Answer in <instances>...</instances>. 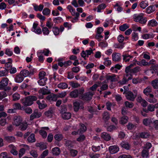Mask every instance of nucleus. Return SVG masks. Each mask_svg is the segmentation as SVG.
Returning <instances> with one entry per match:
<instances>
[{
	"label": "nucleus",
	"mask_w": 158,
	"mask_h": 158,
	"mask_svg": "<svg viewBox=\"0 0 158 158\" xmlns=\"http://www.w3.org/2000/svg\"><path fill=\"white\" fill-rule=\"evenodd\" d=\"M37 99L36 97L34 96H30L27 97L21 100V102L24 106H30L33 103V101Z\"/></svg>",
	"instance_id": "1"
},
{
	"label": "nucleus",
	"mask_w": 158,
	"mask_h": 158,
	"mask_svg": "<svg viewBox=\"0 0 158 158\" xmlns=\"http://www.w3.org/2000/svg\"><path fill=\"white\" fill-rule=\"evenodd\" d=\"M143 14H140L134 18V21L139 22L142 24H145L147 21V19L146 17H143Z\"/></svg>",
	"instance_id": "2"
},
{
	"label": "nucleus",
	"mask_w": 158,
	"mask_h": 158,
	"mask_svg": "<svg viewBox=\"0 0 158 158\" xmlns=\"http://www.w3.org/2000/svg\"><path fill=\"white\" fill-rule=\"evenodd\" d=\"M94 94L93 92H89L85 93L82 97V99L86 101H90Z\"/></svg>",
	"instance_id": "3"
},
{
	"label": "nucleus",
	"mask_w": 158,
	"mask_h": 158,
	"mask_svg": "<svg viewBox=\"0 0 158 158\" xmlns=\"http://www.w3.org/2000/svg\"><path fill=\"white\" fill-rule=\"evenodd\" d=\"M13 125L16 126L20 125L22 121V118L20 116H15L13 118Z\"/></svg>",
	"instance_id": "4"
},
{
	"label": "nucleus",
	"mask_w": 158,
	"mask_h": 158,
	"mask_svg": "<svg viewBox=\"0 0 158 158\" xmlns=\"http://www.w3.org/2000/svg\"><path fill=\"white\" fill-rule=\"evenodd\" d=\"M42 115V114L41 112H39L37 109L35 110L33 113L30 115V120H32L34 118H39Z\"/></svg>",
	"instance_id": "5"
},
{
	"label": "nucleus",
	"mask_w": 158,
	"mask_h": 158,
	"mask_svg": "<svg viewBox=\"0 0 158 158\" xmlns=\"http://www.w3.org/2000/svg\"><path fill=\"white\" fill-rule=\"evenodd\" d=\"M8 79L7 78H4L0 81V90L4 89L8 85Z\"/></svg>",
	"instance_id": "6"
},
{
	"label": "nucleus",
	"mask_w": 158,
	"mask_h": 158,
	"mask_svg": "<svg viewBox=\"0 0 158 158\" xmlns=\"http://www.w3.org/2000/svg\"><path fill=\"white\" fill-rule=\"evenodd\" d=\"M106 78L107 80H110L111 82H116L118 81L119 77L118 75L113 74L111 75L107 76Z\"/></svg>",
	"instance_id": "7"
},
{
	"label": "nucleus",
	"mask_w": 158,
	"mask_h": 158,
	"mask_svg": "<svg viewBox=\"0 0 158 158\" xmlns=\"http://www.w3.org/2000/svg\"><path fill=\"white\" fill-rule=\"evenodd\" d=\"M110 118V115L107 112H104L102 115V119L105 122V124L104 125L105 127H106L108 124V120Z\"/></svg>",
	"instance_id": "8"
},
{
	"label": "nucleus",
	"mask_w": 158,
	"mask_h": 158,
	"mask_svg": "<svg viewBox=\"0 0 158 158\" xmlns=\"http://www.w3.org/2000/svg\"><path fill=\"white\" fill-rule=\"evenodd\" d=\"M119 150V148L117 145L111 146L109 148V151L112 154L116 153Z\"/></svg>",
	"instance_id": "9"
},
{
	"label": "nucleus",
	"mask_w": 158,
	"mask_h": 158,
	"mask_svg": "<svg viewBox=\"0 0 158 158\" xmlns=\"http://www.w3.org/2000/svg\"><path fill=\"white\" fill-rule=\"evenodd\" d=\"M125 96L127 99L131 101H134L135 98V95H134V94L131 91H128L126 93Z\"/></svg>",
	"instance_id": "10"
},
{
	"label": "nucleus",
	"mask_w": 158,
	"mask_h": 158,
	"mask_svg": "<svg viewBox=\"0 0 158 158\" xmlns=\"http://www.w3.org/2000/svg\"><path fill=\"white\" fill-rule=\"evenodd\" d=\"M23 77L19 73L17 74L14 78L15 81L17 83H20L24 80Z\"/></svg>",
	"instance_id": "11"
},
{
	"label": "nucleus",
	"mask_w": 158,
	"mask_h": 158,
	"mask_svg": "<svg viewBox=\"0 0 158 158\" xmlns=\"http://www.w3.org/2000/svg\"><path fill=\"white\" fill-rule=\"evenodd\" d=\"M147 96L146 100L149 102L151 103H155L157 102V99L154 97L153 94H150Z\"/></svg>",
	"instance_id": "12"
},
{
	"label": "nucleus",
	"mask_w": 158,
	"mask_h": 158,
	"mask_svg": "<svg viewBox=\"0 0 158 158\" xmlns=\"http://www.w3.org/2000/svg\"><path fill=\"white\" fill-rule=\"evenodd\" d=\"M101 137L102 139L106 141H108L111 139V136L110 134L106 132H104L101 134Z\"/></svg>",
	"instance_id": "13"
},
{
	"label": "nucleus",
	"mask_w": 158,
	"mask_h": 158,
	"mask_svg": "<svg viewBox=\"0 0 158 158\" xmlns=\"http://www.w3.org/2000/svg\"><path fill=\"white\" fill-rule=\"evenodd\" d=\"M45 101L42 100L41 101L38 100L36 103L38 105L39 108L40 109H43L46 107L47 105L45 103Z\"/></svg>",
	"instance_id": "14"
},
{
	"label": "nucleus",
	"mask_w": 158,
	"mask_h": 158,
	"mask_svg": "<svg viewBox=\"0 0 158 158\" xmlns=\"http://www.w3.org/2000/svg\"><path fill=\"white\" fill-rule=\"evenodd\" d=\"M120 145L122 148L127 150L131 148V145L127 142L125 141H123L120 143Z\"/></svg>",
	"instance_id": "15"
},
{
	"label": "nucleus",
	"mask_w": 158,
	"mask_h": 158,
	"mask_svg": "<svg viewBox=\"0 0 158 158\" xmlns=\"http://www.w3.org/2000/svg\"><path fill=\"white\" fill-rule=\"evenodd\" d=\"M65 145L69 150L73 148L74 146V142L70 140H66L65 142Z\"/></svg>",
	"instance_id": "16"
},
{
	"label": "nucleus",
	"mask_w": 158,
	"mask_h": 158,
	"mask_svg": "<svg viewBox=\"0 0 158 158\" xmlns=\"http://www.w3.org/2000/svg\"><path fill=\"white\" fill-rule=\"evenodd\" d=\"M112 60L114 61H118L121 60L120 56L119 54L113 53L112 55Z\"/></svg>",
	"instance_id": "17"
},
{
	"label": "nucleus",
	"mask_w": 158,
	"mask_h": 158,
	"mask_svg": "<svg viewBox=\"0 0 158 158\" xmlns=\"http://www.w3.org/2000/svg\"><path fill=\"white\" fill-rule=\"evenodd\" d=\"M79 94L78 89H76L71 92L69 95L72 98H76L78 97Z\"/></svg>",
	"instance_id": "18"
},
{
	"label": "nucleus",
	"mask_w": 158,
	"mask_h": 158,
	"mask_svg": "<svg viewBox=\"0 0 158 158\" xmlns=\"http://www.w3.org/2000/svg\"><path fill=\"white\" fill-rule=\"evenodd\" d=\"M4 140L8 143H12L15 142V138L13 136H6L4 138Z\"/></svg>",
	"instance_id": "19"
},
{
	"label": "nucleus",
	"mask_w": 158,
	"mask_h": 158,
	"mask_svg": "<svg viewBox=\"0 0 158 158\" xmlns=\"http://www.w3.org/2000/svg\"><path fill=\"white\" fill-rule=\"evenodd\" d=\"M61 116L64 119H69L71 117V114L69 112H66L61 114Z\"/></svg>",
	"instance_id": "20"
},
{
	"label": "nucleus",
	"mask_w": 158,
	"mask_h": 158,
	"mask_svg": "<svg viewBox=\"0 0 158 158\" xmlns=\"http://www.w3.org/2000/svg\"><path fill=\"white\" fill-rule=\"evenodd\" d=\"M60 152V148L57 147H56L52 148V153L53 155L55 156L58 155Z\"/></svg>",
	"instance_id": "21"
},
{
	"label": "nucleus",
	"mask_w": 158,
	"mask_h": 158,
	"mask_svg": "<svg viewBox=\"0 0 158 158\" xmlns=\"http://www.w3.org/2000/svg\"><path fill=\"white\" fill-rule=\"evenodd\" d=\"M48 80V78L47 77L42 78L40 79L38 81L39 85L41 86H43L46 85V81Z\"/></svg>",
	"instance_id": "22"
},
{
	"label": "nucleus",
	"mask_w": 158,
	"mask_h": 158,
	"mask_svg": "<svg viewBox=\"0 0 158 158\" xmlns=\"http://www.w3.org/2000/svg\"><path fill=\"white\" fill-rule=\"evenodd\" d=\"M58 96L55 94L49 95L47 97V99L53 101H56L57 99Z\"/></svg>",
	"instance_id": "23"
},
{
	"label": "nucleus",
	"mask_w": 158,
	"mask_h": 158,
	"mask_svg": "<svg viewBox=\"0 0 158 158\" xmlns=\"http://www.w3.org/2000/svg\"><path fill=\"white\" fill-rule=\"evenodd\" d=\"M141 156L143 158H147L149 156V151L143 149L141 152Z\"/></svg>",
	"instance_id": "24"
},
{
	"label": "nucleus",
	"mask_w": 158,
	"mask_h": 158,
	"mask_svg": "<svg viewBox=\"0 0 158 158\" xmlns=\"http://www.w3.org/2000/svg\"><path fill=\"white\" fill-rule=\"evenodd\" d=\"M152 88L148 86L143 90V93L146 95L148 96L152 94Z\"/></svg>",
	"instance_id": "25"
},
{
	"label": "nucleus",
	"mask_w": 158,
	"mask_h": 158,
	"mask_svg": "<svg viewBox=\"0 0 158 158\" xmlns=\"http://www.w3.org/2000/svg\"><path fill=\"white\" fill-rule=\"evenodd\" d=\"M9 147L11 149L10 152L14 155H17L18 154V152L16 150V148L14 145H10Z\"/></svg>",
	"instance_id": "26"
},
{
	"label": "nucleus",
	"mask_w": 158,
	"mask_h": 158,
	"mask_svg": "<svg viewBox=\"0 0 158 158\" xmlns=\"http://www.w3.org/2000/svg\"><path fill=\"white\" fill-rule=\"evenodd\" d=\"M155 10V7L153 6H150L148 7L146 9V12L148 14H150Z\"/></svg>",
	"instance_id": "27"
},
{
	"label": "nucleus",
	"mask_w": 158,
	"mask_h": 158,
	"mask_svg": "<svg viewBox=\"0 0 158 158\" xmlns=\"http://www.w3.org/2000/svg\"><path fill=\"white\" fill-rule=\"evenodd\" d=\"M63 136L61 134H56L54 136V138L56 140L59 142L63 139Z\"/></svg>",
	"instance_id": "28"
},
{
	"label": "nucleus",
	"mask_w": 158,
	"mask_h": 158,
	"mask_svg": "<svg viewBox=\"0 0 158 158\" xmlns=\"http://www.w3.org/2000/svg\"><path fill=\"white\" fill-rule=\"evenodd\" d=\"M73 105L74 110L76 112L78 111L80 108V103L78 102H75L73 103Z\"/></svg>",
	"instance_id": "29"
},
{
	"label": "nucleus",
	"mask_w": 158,
	"mask_h": 158,
	"mask_svg": "<svg viewBox=\"0 0 158 158\" xmlns=\"http://www.w3.org/2000/svg\"><path fill=\"white\" fill-rule=\"evenodd\" d=\"M53 111L52 108H50L49 110L45 112V115L48 117L51 118L52 116Z\"/></svg>",
	"instance_id": "30"
},
{
	"label": "nucleus",
	"mask_w": 158,
	"mask_h": 158,
	"mask_svg": "<svg viewBox=\"0 0 158 158\" xmlns=\"http://www.w3.org/2000/svg\"><path fill=\"white\" fill-rule=\"evenodd\" d=\"M151 84L154 89H158V79L156 78L152 81Z\"/></svg>",
	"instance_id": "31"
},
{
	"label": "nucleus",
	"mask_w": 158,
	"mask_h": 158,
	"mask_svg": "<svg viewBox=\"0 0 158 158\" xmlns=\"http://www.w3.org/2000/svg\"><path fill=\"white\" fill-rule=\"evenodd\" d=\"M158 24V23L155 19H152L149 21L148 23V26L152 27L156 26Z\"/></svg>",
	"instance_id": "32"
},
{
	"label": "nucleus",
	"mask_w": 158,
	"mask_h": 158,
	"mask_svg": "<svg viewBox=\"0 0 158 158\" xmlns=\"http://www.w3.org/2000/svg\"><path fill=\"white\" fill-rule=\"evenodd\" d=\"M27 141L29 143H33L35 141V135L31 134L27 138Z\"/></svg>",
	"instance_id": "33"
},
{
	"label": "nucleus",
	"mask_w": 158,
	"mask_h": 158,
	"mask_svg": "<svg viewBox=\"0 0 158 158\" xmlns=\"http://www.w3.org/2000/svg\"><path fill=\"white\" fill-rule=\"evenodd\" d=\"M80 128L78 130L80 133H82L85 132L86 130V127L82 123L80 124Z\"/></svg>",
	"instance_id": "34"
},
{
	"label": "nucleus",
	"mask_w": 158,
	"mask_h": 158,
	"mask_svg": "<svg viewBox=\"0 0 158 158\" xmlns=\"http://www.w3.org/2000/svg\"><path fill=\"white\" fill-rule=\"evenodd\" d=\"M44 7V6L43 4H40L39 6L35 5L34 6V8L35 11H41Z\"/></svg>",
	"instance_id": "35"
},
{
	"label": "nucleus",
	"mask_w": 158,
	"mask_h": 158,
	"mask_svg": "<svg viewBox=\"0 0 158 158\" xmlns=\"http://www.w3.org/2000/svg\"><path fill=\"white\" fill-rule=\"evenodd\" d=\"M20 73L23 77H26L29 76L30 75L29 71L26 69H24L21 71L20 72Z\"/></svg>",
	"instance_id": "36"
},
{
	"label": "nucleus",
	"mask_w": 158,
	"mask_h": 158,
	"mask_svg": "<svg viewBox=\"0 0 158 158\" xmlns=\"http://www.w3.org/2000/svg\"><path fill=\"white\" fill-rule=\"evenodd\" d=\"M143 79L141 78H134L132 79V82L135 84L137 83H140L142 82Z\"/></svg>",
	"instance_id": "37"
},
{
	"label": "nucleus",
	"mask_w": 158,
	"mask_h": 158,
	"mask_svg": "<svg viewBox=\"0 0 158 158\" xmlns=\"http://www.w3.org/2000/svg\"><path fill=\"white\" fill-rule=\"evenodd\" d=\"M128 119V118L127 116H124L121 118L120 123L124 124L127 122Z\"/></svg>",
	"instance_id": "38"
},
{
	"label": "nucleus",
	"mask_w": 158,
	"mask_h": 158,
	"mask_svg": "<svg viewBox=\"0 0 158 158\" xmlns=\"http://www.w3.org/2000/svg\"><path fill=\"white\" fill-rule=\"evenodd\" d=\"M39 93H41L43 95H47L50 93V92L48 91L47 89L42 88L39 91Z\"/></svg>",
	"instance_id": "39"
},
{
	"label": "nucleus",
	"mask_w": 158,
	"mask_h": 158,
	"mask_svg": "<svg viewBox=\"0 0 158 158\" xmlns=\"http://www.w3.org/2000/svg\"><path fill=\"white\" fill-rule=\"evenodd\" d=\"M68 86V85L65 83L62 82L58 84L57 85V87L59 88L64 89L67 88Z\"/></svg>",
	"instance_id": "40"
},
{
	"label": "nucleus",
	"mask_w": 158,
	"mask_h": 158,
	"mask_svg": "<svg viewBox=\"0 0 158 158\" xmlns=\"http://www.w3.org/2000/svg\"><path fill=\"white\" fill-rule=\"evenodd\" d=\"M67 9L69 10L73 16L75 15L76 10H75L71 5H68L67 7Z\"/></svg>",
	"instance_id": "41"
},
{
	"label": "nucleus",
	"mask_w": 158,
	"mask_h": 158,
	"mask_svg": "<svg viewBox=\"0 0 158 158\" xmlns=\"http://www.w3.org/2000/svg\"><path fill=\"white\" fill-rule=\"evenodd\" d=\"M20 128L22 131H25L27 127V124L26 123H22L20 125Z\"/></svg>",
	"instance_id": "42"
},
{
	"label": "nucleus",
	"mask_w": 158,
	"mask_h": 158,
	"mask_svg": "<svg viewBox=\"0 0 158 158\" xmlns=\"http://www.w3.org/2000/svg\"><path fill=\"white\" fill-rule=\"evenodd\" d=\"M106 6L104 3H102L98 5L97 7V11L98 12H101V10L104 9Z\"/></svg>",
	"instance_id": "43"
},
{
	"label": "nucleus",
	"mask_w": 158,
	"mask_h": 158,
	"mask_svg": "<svg viewBox=\"0 0 158 158\" xmlns=\"http://www.w3.org/2000/svg\"><path fill=\"white\" fill-rule=\"evenodd\" d=\"M151 125L156 130H158V120L151 122Z\"/></svg>",
	"instance_id": "44"
},
{
	"label": "nucleus",
	"mask_w": 158,
	"mask_h": 158,
	"mask_svg": "<svg viewBox=\"0 0 158 158\" xmlns=\"http://www.w3.org/2000/svg\"><path fill=\"white\" fill-rule=\"evenodd\" d=\"M89 156L90 158H98L100 156V154L99 153H94L90 152L89 153Z\"/></svg>",
	"instance_id": "45"
},
{
	"label": "nucleus",
	"mask_w": 158,
	"mask_h": 158,
	"mask_svg": "<svg viewBox=\"0 0 158 158\" xmlns=\"http://www.w3.org/2000/svg\"><path fill=\"white\" fill-rule=\"evenodd\" d=\"M129 27V26L127 24H124L119 27V29L121 31H125Z\"/></svg>",
	"instance_id": "46"
},
{
	"label": "nucleus",
	"mask_w": 158,
	"mask_h": 158,
	"mask_svg": "<svg viewBox=\"0 0 158 158\" xmlns=\"http://www.w3.org/2000/svg\"><path fill=\"white\" fill-rule=\"evenodd\" d=\"M123 60L125 62H128L130 59L133 57L132 56L128 54L123 55Z\"/></svg>",
	"instance_id": "47"
},
{
	"label": "nucleus",
	"mask_w": 158,
	"mask_h": 158,
	"mask_svg": "<svg viewBox=\"0 0 158 158\" xmlns=\"http://www.w3.org/2000/svg\"><path fill=\"white\" fill-rule=\"evenodd\" d=\"M104 59V63L105 65L107 66L111 65V61L109 60V57L105 58Z\"/></svg>",
	"instance_id": "48"
},
{
	"label": "nucleus",
	"mask_w": 158,
	"mask_h": 158,
	"mask_svg": "<svg viewBox=\"0 0 158 158\" xmlns=\"http://www.w3.org/2000/svg\"><path fill=\"white\" fill-rule=\"evenodd\" d=\"M152 121L151 120H150L148 118H145L143 119V124L145 126H147L149 125H151V123Z\"/></svg>",
	"instance_id": "49"
},
{
	"label": "nucleus",
	"mask_w": 158,
	"mask_h": 158,
	"mask_svg": "<svg viewBox=\"0 0 158 158\" xmlns=\"http://www.w3.org/2000/svg\"><path fill=\"white\" fill-rule=\"evenodd\" d=\"M20 95L17 93H15L12 95L13 100L16 101L19 100L20 98Z\"/></svg>",
	"instance_id": "50"
},
{
	"label": "nucleus",
	"mask_w": 158,
	"mask_h": 158,
	"mask_svg": "<svg viewBox=\"0 0 158 158\" xmlns=\"http://www.w3.org/2000/svg\"><path fill=\"white\" fill-rule=\"evenodd\" d=\"M40 134L42 136L43 138H45L47 136V133L43 129H41L39 131Z\"/></svg>",
	"instance_id": "51"
},
{
	"label": "nucleus",
	"mask_w": 158,
	"mask_h": 158,
	"mask_svg": "<svg viewBox=\"0 0 158 158\" xmlns=\"http://www.w3.org/2000/svg\"><path fill=\"white\" fill-rule=\"evenodd\" d=\"M140 7L143 9H145L148 5V2L142 1L140 3Z\"/></svg>",
	"instance_id": "52"
},
{
	"label": "nucleus",
	"mask_w": 158,
	"mask_h": 158,
	"mask_svg": "<svg viewBox=\"0 0 158 158\" xmlns=\"http://www.w3.org/2000/svg\"><path fill=\"white\" fill-rule=\"evenodd\" d=\"M42 13L44 15H48L50 14V10L49 8H45L43 10Z\"/></svg>",
	"instance_id": "53"
},
{
	"label": "nucleus",
	"mask_w": 158,
	"mask_h": 158,
	"mask_svg": "<svg viewBox=\"0 0 158 158\" xmlns=\"http://www.w3.org/2000/svg\"><path fill=\"white\" fill-rule=\"evenodd\" d=\"M117 128L114 125H111L107 127L106 128L107 131L109 132H112L114 130L116 129Z\"/></svg>",
	"instance_id": "54"
},
{
	"label": "nucleus",
	"mask_w": 158,
	"mask_h": 158,
	"mask_svg": "<svg viewBox=\"0 0 158 158\" xmlns=\"http://www.w3.org/2000/svg\"><path fill=\"white\" fill-rule=\"evenodd\" d=\"M30 155L34 158H36L38 157V154L37 153V151L35 150H31L30 152Z\"/></svg>",
	"instance_id": "55"
},
{
	"label": "nucleus",
	"mask_w": 158,
	"mask_h": 158,
	"mask_svg": "<svg viewBox=\"0 0 158 158\" xmlns=\"http://www.w3.org/2000/svg\"><path fill=\"white\" fill-rule=\"evenodd\" d=\"M156 108L155 104L153 105L152 104H150L147 107V109L148 111L152 112L154 111L155 108Z\"/></svg>",
	"instance_id": "56"
},
{
	"label": "nucleus",
	"mask_w": 158,
	"mask_h": 158,
	"mask_svg": "<svg viewBox=\"0 0 158 158\" xmlns=\"http://www.w3.org/2000/svg\"><path fill=\"white\" fill-rule=\"evenodd\" d=\"M52 31L55 35H58L59 34L60 29L58 27H53V28Z\"/></svg>",
	"instance_id": "57"
},
{
	"label": "nucleus",
	"mask_w": 158,
	"mask_h": 158,
	"mask_svg": "<svg viewBox=\"0 0 158 158\" xmlns=\"http://www.w3.org/2000/svg\"><path fill=\"white\" fill-rule=\"evenodd\" d=\"M149 134L147 132H143L140 134V136L141 138H145L149 137Z\"/></svg>",
	"instance_id": "58"
},
{
	"label": "nucleus",
	"mask_w": 158,
	"mask_h": 158,
	"mask_svg": "<svg viewBox=\"0 0 158 158\" xmlns=\"http://www.w3.org/2000/svg\"><path fill=\"white\" fill-rule=\"evenodd\" d=\"M124 104L126 107L130 108H132L134 106V104L132 102H129L128 101L125 102Z\"/></svg>",
	"instance_id": "59"
},
{
	"label": "nucleus",
	"mask_w": 158,
	"mask_h": 158,
	"mask_svg": "<svg viewBox=\"0 0 158 158\" xmlns=\"http://www.w3.org/2000/svg\"><path fill=\"white\" fill-rule=\"evenodd\" d=\"M67 107L65 105H62L61 106V108L60 109V112L61 114L64 113L66 112Z\"/></svg>",
	"instance_id": "60"
},
{
	"label": "nucleus",
	"mask_w": 158,
	"mask_h": 158,
	"mask_svg": "<svg viewBox=\"0 0 158 158\" xmlns=\"http://www.w3.org/2000/svg\"><path fill=\"white\" fill-rule=\"evenodd\" d=\"M123 77L129 81L132 78V74L125 73Z\"/></svg>",
	"instance_id": "61"
},
{
	"label": "nucleus",
	"mask_w": 158,
	"mask_h": 158,
	"mask_svg": "<svg viewBox=\"0 0 158 158\" xmlns=\"http://www.w3.org/2000/svg\"><path fill=\"white\" fill-rule=\"evenodd\" d=\"M85 139V137L84 135H81L77 139V140L79 142L84 141Z\"/></svg>",
	"instance_id": "62"
},
{
	"label": "nucleus",
	"mask_w": 158,
	"mask_h": 158,
	"mask_svg": "<svg viewBox=\"0 0 158 158\" xmlns=\"http://www.w3.org/2000/svg\"><path fill=\"white\" fill-rule=\"evenodd\" d=\"M91 148L93 151L94 152H97L99 151L100 150V147L99 146H96L93 145Z\"/></svg>",
	"instance_id": "63"
},
{
	"label": "nucleus",
	"mask_w": 158,
	"mask_h": 158,
	"mask_svg": "<svg viewBox=\"0 0 158 158\" xmlns=\"http://www.w3.org/2000/svg\"><path fill=\"white\" fill-rule=\"evenodd\" d=\"M69 150L72 156L74 157L77 155V151L76 150L70 149Z\"/></svg>",
	"instance_id": "64"
}]
</instances>
